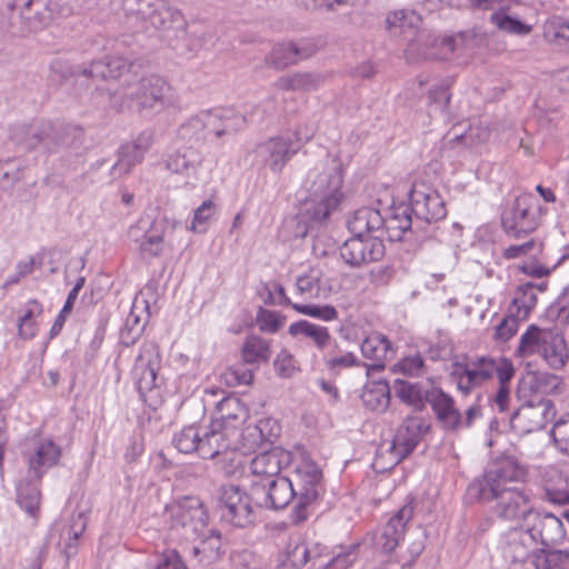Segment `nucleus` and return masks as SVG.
I'll return each instance as SVG.
<instances>
[{
    "label": "nucleus",
    "mask_w": 569,
    "mask_h": 569,
    "mask_svg": "<svg viewBox=\"0 0 569 569\" xmlns=\"http://www.w3.org/2000/svg\"><path fill=\"white\" fill-rule=\"evenodd\" d=\"M308 180L311 181L310 198L301 204L298 214L284 223V229H295L292 237L296 239L306 237L311 229L326 222L342 199V176L336 168L322 171L312 169Z\"/></svg>",
    "instance_id": "1"
},
{
    "label": "nucleus",
    "mask_w": 569,
    "mask_h": 569,
    "mask_svg": "<svg viewBox=\"0 0 569 569\" xmlns=\"http://www.w3.org/2000/svg\"><path fill=\"white\" fill-rule=\"evenodd\" d=\"M289 480L297 500L290 517L292 522L300 523L309 518L311 507L325 492L322 471L308 455L301 453L293 461Z\"/></svg>",
    "instance_id": "2"
},
{
    "label": "nucleus",
    "mask_w": 569,
    "mask_h": 569,
    "mask_svg": "<svg viewBox=\"0 0 569 569\" xmlns=\"http://www.w3.org/2000/svg\"><path fill=\"white\" fill-rule=\"evenodd\" d=\"M517 351L520 356H540L553 370L562 369L569 360V348L562 333L536 325H530L521 335Z\"/></svg>",
    "instance_id": "3"
},
{
    "label": "nucleus",
    "mask_w": 569,
    "mask_h": 569,
    "mask_svg": "<svg viewBox=\"0 0 569 569\" xmlns=\"http://www.w3.org/2000/svg\"><path fill=\"white\" fill-rule=\"evenodd\" d=\"M118 94L126 99L123 104L134 102L142 113H157L172 103L170 84L160 76L150 74L123 87Z\"/></svg>",
    "instance_id": "4"
},
{
    "label": "nucleus",
    "mask_w": 569,
    "mask_h": 569,
    "mask_svg": "<svg viewBox=\"0 0 569 569\" xmlns=\"http://www.w3.org/2000/svg\"><path fill=\"white\" fill-rule=\"evenodd\" d=\"M161 357L159 347L154 342L141 346L132 368V379L142 401L149 406L160 402V387L162 378L159 377Z\"/></svg>",
    "instance_id": "5"
},
{
    "label": "nucleus",
    "mask_w": 569,
    "mask_h": 569,
    "mask_svg": "<svg viewBox=\"0 0 569 569\" xmlns=\"http://www.w3.org/2000/svg\"><path fill=\"white\" fill-rule=\"evenodd\" d=\"M124 10L129 17L141 22V27L159 30L182 28L184 16L179 8L168 0H127Z\"/></svg>",
    "instance_id": "6"
},
{
    "label": "nucleus",
    "mask_w": 569,
    "mask_h": 569,
    "mask_svg": "<svg viewBox=\"0 0 569 569\" xmlns=\"http://www.w3.org/2000/svg\"><path fill=\"white\" fill-rule=\"evenodd\" d=\"M67 127L60 122L41 121L32 124H16L10 129V140L24 150L39 146L48 152H54L67 146Z\"/></svg>",
    "instance_id": "7"
},
{
    "label": "nucleus",
    "mask_w": 569,
    "mask_h": 569,
    "mask_svg": "<svg viewBox=\"0 0 569 569\" xmlns=\"http://www.w3.org/2000/svg\"><path fill=\"white\" fill-rule=\"evenodd\" d=\"M547 289V282H525L516 287L507 313L500 320V341H507L519 330L520 323L528 320L537 306L538 293Z\"/></svg>",
    "instance_id": "8"
},
{
    "label": "nucleus",
    "mask_w": 569,
    "mask_h": 569,
    "mask_svg": "<svg viewBox=\"0 0 569 569\" xmlns=\"http://www.w3.org/2000/svg\"><path fill=\"white\" fill-rule=\"evenodd\" d=\"M500 223L510 238L520 239L539 226V206L531 194H519L508 204Z\"/></svg>",
    "instance_id": "9"
},
{
    "label": "nucleus",
    "mask_w": 569,
    "mask_h": 569,
    "mask_svg": "<svg viewBox=\"0 0 569 569\" xmlns=\"http://www.w3.org/2000/svg\"><path fill=\"white\" fill-rule=\"evenodd\" d=\"M415 511L412 498L388 520L380 535L376 537V547L386 555H390L386 561H381L375 569H396L399 561L391 555L403 540L408 522Z\"/></svg>",
    "instance_id": "10"
},
{
    "label": "nucleus",
    "mask_w": 569,
    "mask_h": 569,
    "mask_svg": "<svg viewBox=\"0 0 569 569\" xmlns=\"http://www.w3.org/2000/svg\"><path fill=\"white\" fill-rule=\"evenodd\" d=\"M219 501L223 521L238 528H247L254 523L257 515L251 491L247 493L234 485L223 486L220 489Z\"/></svg>",
    "instance_id": "11"
},
{
    "label": "nucleus",
    "mask_w": 569,
    "mask_h": 569,
    "mask_svg": "<svg viewBox=\"0 0 569 569\" xmlns=\"http://www.w3.org/2000/svg\"><path fill=\"white\" fill-rule=\"evenodd\" d=\"M62 448L51 437H37L31 439L21 452L26 468L36 479H42L52 468L60 463Z\"/></svg>",
    "instance_id": "12"
},
{
    "label": "nucleus",
    "mask_w": 569,
    "mask_h": 569,
    "mask_svg": "<svg viewBox=\"0 0 569 569\" xmlns=\"http://www.w3.org/2000/svg\"><path fill=\"white\" fill-rule=\"evenodd\" d=\"M421 19L416 11L399 10L388 14L386 19L387 27L393 33L403 36L409 39L410 34H415V38L410 40L406 50V56L409 60L416 58H437V52L429 48H420L426 44L428 34L426 31H418V27Z\"/></svg>",
    "instance_id": "13"
},
{
    "label": "nucleus",
    "mask_w": 569,
    "mask_h": 569,
    "mask_svg": "<svg viewBox=\"0 0 569 569\" xmlns=\"http://www.w3.org/2000/svg\"><path fill=\"white\" fill-rule=\"evenodd\" d=\"M171 528L182 530V537L191 539L202 535L208 523V515L201 500L197 497H183L170 507Z\"/></svg>",
    "instance_id": "14"
},
{
    "label": "nucleus",
    "mask_w": 569,
    "mask_h": 569,
    "mask_svg": "<svg viewBox=\"0 0 569 569\" xmlns=\"http://www.w3.org/2000/svg\"><path fill=\"white\" fill-rule=\"evenodd\" d=\"M496 371L498 366L495 359L487 357L456 360L449 368L452 381L465 395L489 380Z\"/></svg>",
    "instance_id": "15"
},
{
    "label": "nucleus",
    "mask_w": 569,
    "mask_h": 569,
    "mask_svg": "<svg viewBox=\"0 0 569 569\" xmlns=\"http://www.w3.org/2000/svg\"><path fill=\"white\" fill-rule=\"evenodd\" d=\"M299 150V141H295L291 137H272L254 147L252 150L253 162L278 173Z\"/></svg>",
    "instance_id": "16"
},
{
    "label": "nucleus",
    "mask_w": 569,
    "mask_h": 569,
    "mask_svg": "<svg viewBox=\"0 0 569 569\" xmlns=\"http://www.w3.org/2000/svg\"><path fill=\"white\" fill-rule=\"evenodd\" d=\"M556 416L551 400L541 398L537 402L521 406L509 419L516 433H529L542 429Z\"/></svg>",
    "instance_id": "17"
},
{
    "label": "nucleus",
    "mask_w": 569,
    "mask_h": 569,
    "mask_svg": "<svg viewBox=\"0 0 569 569\" xmlns=\"http://www.w3.org/2000/svg\"><path fill=\"white\" fill-rule=\"evenodd\" d=\"M295 492L287 477L279 476L263 483H251V497L254 506L259 508L282 509L296 498Z\"/></svg>",
    "instance_id": "18"
},
{
    "label": "nucleus",
    "mask_w": 569,
    "mask_h": 569,
    "mask_svg": "<svg viewBox=\"0 0 569 569\" xmlns=\"http://www.w3.org/2000/svg\"><path fill=\"white\" fill-rule=\"evenodd\" d=\"M385 254V246L377 236L367 238L353 236L340 248V257L350 267H360L380 260Z\"/></svg>",
    "instance_id": "19"
},
{
    "label": "nucleus",
    "mask_w": 569,
    "mask_h": 569,
    "mask_svg": "<svg viewBox=\"0 0 569 569\" xmlns=\"http://www.w3.org/2000/svg\"><path fill=\"white\" fill-rule=\"evenodd\" d=\"M152 142L153 133L146 130L131 142L122 144L118 152V160L110 169L112 179L122 178L141 163Z\"/></svg>",
    "instance_id": "20"
},
{
    "label": "nucleus",
    "mask_w": 569,
    "mask_h": 569,
    "mask_svg": "<svg viewBox=\"0 0 569 569\" xmlns=\"http://www.w3.org/2000/svg\"><path fill=\"white\" fill-rule=\"evenodd\" d=\"M189 549V557L201 569H210L217 566L226 555V547L221 535L216 530L202 531V535Z\"/></svg>",
    "instance_id": "21"
},
{
    "label": "nucleus",
    "mask_w": 569,
    "mask_h": 569,
    "mask_svg": "<svg viewBox=\"0 0 569 569\" xmlns=\"http://www.w3.org/2000/svg\"><path fill=\"white\" fill-rule=\"evenodd\" d=\"M410 208L420 220L431 222L446 217V208L437 191L425 184H413L410 191Z\"/></svg>",
    "instance_id": "22"
},
{
    "label": "nucleus",
    "mask_w": 569,
    "mask_h": 569,
    "mask_svg": "<svg viewBox=\"0 0 569 569\" xmlns=\"http://www.w3.org/2000/svg\"><path fill=\"white\" fill-rule=\"evenodd\" d=\"M423 423L417 417L408 418L397 430L391 445L387 450L390 465L396 466L409 456L420 441Z\"/></svg>",
    "instance_id": "23"
},
{
    "label": "nucleus",
    "mask_w": 569,
    "mask_h": 569,
    "mask_svg": "<svg viewBox=\"0 0 569 569\" xmlns=\"http://www.w3.org/2000/svg\"><path fill=\"white\" fill-rule=\"evenodd\" d=\"M290 462V453L280 448L257 455L250 462L249 470L254 480L266 482L280 476L281 470Z\"/></svg>",
    "instance_id": "24"
},
{
    "label": "nucleus",
    "mask_w": 569,
    "mask_h": 569,
    "mask_svg": "<svg viewBox=\"0 0 569 569\" xmlns=\"http://www.w3.org/2000/svg\"><path fill=\"white\" fill-rule=\"evenodd\" d=\"M41 482L42 479H36L23 470L20 471L16 482L17 503L32 519H37L40 515Z\"/></svg>",
    "instance_id": "25"
},
{
    "label": "nucleus",
    "mask_w": 569,
    "mask_h": 569,
    "mask_svg": "<svg viewBox=\"0 0 569 569\" xmlns=\"http://www.w3.org/2000/svg\"><path fill=\"white\" fill-rule=\"evenodd\" d=\"M543 244L541 241L537 239H530L522 243L511 244L503 250V257L506 259H516L528 257L533 259L530 262H526L519 266V269L529 276L536 278H542L550 273V268L543 266L542 263L536 261V259L542 253Z\"/></svg>",
    "instance_id": "26"
},
{
    "label": "nucleus",
    "mask_w": 569,
    "mask_h": 569,
    "mask_svg": "<svg viewBox=\"0 0 569 569\" xmlns=\"http://www.w3.org/2000/svg\"><path fill=\"white\" fill-rule=\"evenodd\" d=\"M247 118L231 108L208 111L207 131L217 138L233 136L243 130Z\"/></svg>",
    "instance_id": "27"
},
{
    "label": "nucleus",
    "mask_w": 569,
    "mask_h": 569,
    "mask_svg": "<svg viewBox=\"0 0 569 569\" xmlns=\"http://www.w3.org/2000/svg\"><path fill=\"white\" fill-rule=\"evenodd\" d=\"M532 512L521 487L500 483V518L519 522L522 518H531Z\"/></svg>",
    "instance_id": "28"
},
{
    "label": "nucleus",
    "mask_w": 569,
    "mask_h": 569,
    "mask_svg": "<svg viewBox=\"0 0 569 569\" xmlns=\"http://www.w3.org/2000/svg\"><path fill=\"white\" fill-rule=\"evenodd\" d=\"M533 523L530 527L536 543L543 546L556 545L562 541L566 530L562 520L549 512H532Z\"/></svg>",
    "instance_id": "29"
},
{
    "label": "nucleus",
    "mask_w": 569,
    "mask_h": 569,
    "mask_svg": "<svg viewBox=\"0 0 569 569\" xmlns=\"http://www.w3.org/2000/svg\"><path fill=\"white\" fill-rule=\"evenodd\" d=\"M202 156L194 147H183L169 154L166 167L169 171L187 178L186 183L197 180Z\"/></svg>",
    "instance_id": "30"
},
{
    "label": "nucleus",
    "mask_w": 569,
    "mask_h": 569,
    "mask_svg": "<svg viewBox=\"0 0 569 569\" xmlns=\"http://www.w3.org/2000/svg\"><path fill=\"white\" fill-rule=\"evenodd\" d=\"M438 420L447 429H456L461 423V413L455 407L453 399L440 389H432L425 395Z\"/></svg>",
    "instance_id": "31"
},
{
    "label": "nucleus",
    "mask_w": 569,
    "mask_h": 569,
    "mask_svg": "<svg viewBox=\"0 0 569 569\" xmlns=\"http://www.w3.org/2000/svg\"><path fill=\"white\" fill-rule=\"evenodd\" d=\"M296 292L303 299L326 298L332 290L330 279L320 268H311L296 279Z\"/></svg>",
    "instance_id": "32"
},
{
    "label": "nucleus",
    "mask_w": 569,
    "mask_h": 569,
    "mask_svg": "<svg viewBox=\"0 0 569 569\" xmlns=\"http://www.w3.org/2000/svg\"><path fill=\"white\" fill-rule=\"evenodd\" d=\"M535 546L536 541L530 528L510 527L506 533L503 556L511 561H525Z\"/></svg>",
    "instance_id": "33"
},
{
    "label": "nucleus",
    "mask_w": 569,
    "mask_h": 569,
    "mask_svg": "<svg viewBox=\"0 0 569 569\" xmlns=\"http://www.w3.org/2000/svg\"><path fill=\"white\" fill-rule=\"evenodd\" d=\"M528 476V468L519 449L510 443V448L500 452V483H523Z\"/></svg>",
    "instance_id": "34"
},
{
    "label": "nucleus",
    "mask_w": 569,
    "mask_h": 569,
    "mask_svg": "<svg viewBox=\"0 0 569 569\" xmlns=\"http://www.w3.org/2000/svg\"><path fill=\"white\" fill-rule=\"evenodd\" d=\"M132 63L119 54L107 56L101 60L92 61L89 68H84L82 73L86 77H96L102 79H119L130 72Z\"/></svg>",
    "instance_id": "35"
},
{
    "label": "nucleus",
    "mask_w": 569,
    "mask_h": 569,
    "mask_svg": "<svg viewBox=\"0 0 569 569\" xmlns=\"http://www.w3.org/2000/svg\"><path fill=\"white\" fill-rule=\"evenodd\" d=\"M129 237L139 243V254L144 261L159 257L163 250V234L157 231H146L142 222L129 229Z\"/></svg>",
    "instance_id": "36"
},
{
    "label": "nucleus",
    "mask_w": 569,
    "mask_h": 569,
    "mask_svg": "<svg viewBox=\"0 0 569 569\" xmlns=\"http://www.w3.org/2000/svg\"><path fill=\"white\" fill-rule=\"evenodd\" d=\"M383 227L380 211L370 207L356 210L348 220V228L353 236L367 238V234L379 232Z\"/></svg>",
    "instance_id": "37"
},
{
    "label": "nucleus",
    "mask_w": 569,
    "mask_h": 569,
    "mask_svg": "<svg viewBox=\"0 0 569 569\" xmlns=\"http://www.w3.org/2000/svg\"><path fill=\"white\" fill-rule=\"evenodd\" d=\"M288 332L292 337H305L310 339L315 347L320 351L331 348L335 338L329 329L307 320H299L289 326Z\"/></svg>",
    "instance_id": "38"
},
{
    "label": "nucleus",
    "mask_w": 569,
    "mask_h": 569,
    "mask_svg": "<svg viewBox=\"0 0 569 569\" xmlns=\"http://www.w3.org/2000/svg\"><path fill=\"white\" fill-rule=\"evenodd\" d=\"M361 400L363 406L377 412H383L390 403V387L383 380L369 381L365 385Z\"/></svg>",
    "instance_id": "39"
},
{
    "label": "nucleus",
    "mask_w": 569,
    "mask_h": 569,
    "mask_svg": "<svg viewBox=\"0 0 569 569\" xmlns=\"http://www.w3.org/2000/svg\"><path fill=\"white\" fill-rule=\"evenodd\" d=\"M247 416V410L237 397H224L217 406L214 425L228 429L229 426L242 422Z\"/></svg>",
    "instance_id": "40"
},
{
    "label": "nucleus",
    "mask_w": 569,
    "mask_h": 569,
    "mask_svg": "<svg viewBox=\"0 0 569 569\" xmlns=\"http://www.w3.org/2000/svg\"><path fill=\"white\" fill-rule=\"evenodd\" d=\"M412 210L407 206H399L391 210L387 218H383V227L391 241L402 239L405 232L411 229Z\"/></svg>",
    "instance_id": "41"
},
{
    "label": "nucleus",
    "mask_w": 569,
    "mask_h": 569,
    "mask_svg": "<svg viewBox=\"0 0 569 569\" xmlns=\"http://www.w3.org/2000/svg\"><path fill=\"white\" fill-rule=\"evenodd\" d=\"M226 430L223 427L214 425V422L210 427H202L201 458L212 459L228 448Z\"/></svg>",
    "instance_id": "42"
},
{
    "label": "nucleus",
    "mask_w": 569,
    "mask_h": 569,
    "mask_svg": "<svg viewBox=\"0 0 569 569\" xmlns=\"http://www.w3.org/2000/svg\"><path fill=\"white\" fill-rule=\"evenodd\" d=\"M322 362L331 373H340L342 370L359 366V360L353 352L340 349L335 339L331 348L321 352Z\"/></svg>",
    "instance_id": "43"
},
{
    "label": "nucleus",
    "mask_w": 569,
    "mask_h": 569,
    "mask_svg": "<svg viewBox=\"0 0 569 569\" xmlns=\"http://www.w3.org/2000/svg\"><path fill=\"white\" fill-rule=\"evenodd\" d=\"M323 78L313 72H296L280 77L274 86L281 90L311 91L318 89Z\"/></svg>",
    "instance_id": "44"
},
{
    "label": "nucleus",
    "mask_w": 569,
    "mask_h": 569,
    "mask_svg": "<svg viewBox=\"0 0 569 569\" xmlns=\"http://www.w3.org/2000/svg\"><path fill=\"white\" fill-rule=\"evenodd\" d=\"M360 350L365 358L377 362L379 367H383V362L393 353L390 341L385 336L378 333L365 338Z\"/></svg>",
    "instance_id": "45"
},
{
    "label": "nucleus",
    "mask_w": 569,
    "mask_h": 569,
    "mask_svg": "<svg viewBox=\"0 0 569 569\" xmlns=\"http://www.w3.org/2000/svg\"><path fill=\"white\" fill-rule=\"evenodd\" d=\"M284 555L286 562L293 568H301L308 561H310L311 565L316 562V566H319L320 562V556L312 555L311 549L299 537L290 538ZM310 569H313L312 566H310Z\"/></svg>",
    "instance_id": "46"
},
{
    "label": "nucleus",
    "mask_w": 569,
    "mask_h": 569,
    "mask_svg": "<svg viewBox=\"0 0 569 569\" xmlns=\"http://www.w3.org/2000/svg\"><path fill=\"white\" fill-rule=\"evenodd\" d=\"M202 441V427L190 425L183 427L172 438L173 446L182 453L197 452L200 456V443Z\"/></svg>",
    "instance_id": "47"
},
{
    "label": "nucleus",
    "mask_w": 569,
    "mask_h": 569,
    "mask_svg": "<svg viewBox=\"0 0 569 569\" xmlns=\"http://www.w3.org/2000/svg\"><path fill=\"white\" fill-rule=\"evenodd\" d=\"M533 565L536 569H568L569 549L545 550L535 553Z\"/></svg>",
    "instance_id": "48"
},
{
    "label": "nucleus",
    "mask_w": 569,
    "mask_h": 569,
    "mask_svg": "<svg viewBox=\"0 0 569 569\" xmlns=\"http://www.w3.org/2000/svg\"><path fill=\"white\" fill-rule=\"evenodd\" d=\"M241 351L246 363L266 361L271 356L269 342L257 336L248 337L243 342Z\"/></svg>",
    "instance_id": "49"
},
{
    "label": "nucleus",
    "mask_w": 569,
    "mask_h": 569,
    "mask_svg": "<svg viewBox=\"0 0 569 569\" xmlns=\"http://www.w3.org/2000/svg\"><path fill=\"white\" fill-rule=\"evenodd\" d=\"M469 495L481 501H491L498 497V471H487L482 479L470 485Z\"/></svg>",
    "instance_id": "50"
},
{
    "label": "nucleus",
    "mask_w": 569,
    "mask_h": 569,
    "mask_svg": "<svg viewBox=\"0 0 569 569\" xmlns=\"http://www.w3.org/2000/svg\"><path fill=\"white\" fill-rule=\"evenodd\" d=\"M218 212V207L216 202L211 199L204 200L198 208L193 211V217L191 220L188 230L197 233H204L208 228L210 221L214 218Z\"/></svg>",
    "instance_id": "51"
},
{
    "label": "nucleus",
    "mask_w": 569,
    "mask_h": 569,
    "mask_svg": "<svg viewBox=\"0 0 569 569\" xmlns=\"http://www.w3.org/2000/svg\"><path fill=\"white\" fill-rule=\"evenodd\" d=\"M208 111L190 118L179 129V137L182 140L200 141L207 139L210 133L207 131Z\"/></svg>",
    "instance_id": "52"
},
{
    "label": "nucleus",
    "mask_w": 569,
    "mask_h": 569,
    "mask_svg": "<svg viewBox=\"0 0 569 569\" xmlns=\"http://www.w3.org/2000/svg\"><path fill=\"white\" fill-rule=\"evenodd\" d=\"M530 388L538 395H558L562 390V379L553 373L537 372L530 379Z\"/></svg>",
    "instance_id": "53"
},
{
    "label": "nucleus",
    "mask_w": 569,
    "mask_h": 569,
    "mask_svg": "<svg viewBox=\"0 0 569 569\" xmlns=\"http://www.w3.org/2000/svg\"><path fill=\"white\" fill-rule=\"evenodd\" d=\"M87 528V517L83 512L73 515L70 520L69 527L63 531L66 538V553L71 556L76 552L77 541Z\"/></svg>",
    "instance_id": "54"
},
{
    "label": "nucleus",
    "mask_w": 569,
    "mask_h": 569,
    "mask_svg": "<svg viewBox=\"0 0 569 569\" xmlns=\"http://www.w3.org/2000/svg\"><path fill=\"white\" fill-rule=\"evenodd\" d=\"M545 37L557 46H569V19L552 18L545 27Z\"/></svg>",
    "instance_id": "55"
},
{
    "label": "nucleus",
    "mask_w": 569,
    "mask_h": 569,
    "mask_svg": "<svg viewBox=\"0 0 569 569\" xmlns=\"http://www.w3.org/2000/svg\"><path fill=\"white\" fill-rule=\"evenodd\" d=\"M475 39L476 38H460V32H458L453 36L435 38L432 44H439L441 47L440 52H437V58H446L448 54L453 53L459 48H477L478 46H476Z\"/></svg>",
    "instance_id": "56"
},
{
    "label": "nucleus",
    "mask_w": 569,
    "mask_h": 569,
    "mask_svg": "<svg viewBox=\"0 0 569 569\" xmlns=\"http://www.w3.org/2000/svg\"><path fill=\"white\" fill-rule=\"evenodd\" d=\"M357 548L358 546L351 545L346 551H340L327 560L320 557L319 566H316V562H313L312 568L348 569L357 559Z\"/></svg>",
    "instance_id": "57"
},
{
    "label": "nucleus",
    "mask_w": 569,
    "mask_h": 569,
    "mask_svg": "<svg viewBox=\"0 0 569 569\" xmlns=\"http://www.w3.org/2000/svg\"><path fill=\"white\" fill-rule=\"evenodd\" d=\"M396 395L407 405L420 408L423 403V391L417 383L397 379L395 381Z\"/></svg>",
    "instance_id": "58"
},
{
    "label": "nucleus",
    "mask_w": 569,
    "mask_h": 569,
    "mask_svg": "<svg viewBox=\"0 0 569 569\" xmlns=\"http://www.w3.org/2000/svg\"><path fill=\"white\" fill-rule=\"evenodd\" d=\"M295 47V42H282L273 47L268 57V61L277 69L287 68L298 62L297 51L289 50Z\"/></svg>",
    "instance_id": "59"
},
{
    "label": "nucleus",
    "mask_w": 569,
    "mask_h": 569,
    "mask_svg": "<svg viewBox=\"0 0 569 569\" xmlns=\"http://www.w3.org/2000/svg\"><path fill=\"white\" fill-rule=\"evenodd\" d=\"M292 308L301 315L316 318L326 322L338 319V311L330 305H302L293 303Z\"/></svg>",
    "instance_id": "60"
},
{
    "label": "nucleus",
    "mask_w": 569,
    "mask_h": 569,
    "mask_svg": "<svg viewBox=\"0 0 569 569\" xmlns=\"http://www.w3.org/2000/svg\"><path fill=\"white\" fill-rule=\"evenodd\" d=\"M47 0H41V7H32L21 21L29 31H38L50 24V13L47 12Z\"/></svg>",
    "instance_id": "61"
},
{
    "label": "nucleus",
    "mask_w": 569,
    "mask_h": 569,
    "mask_svg": "<svg viewBox=\"0 0 569 569\" xmlns=\"http://www.w3.org/2000/svg\"><path fill=\"white\" fill-rule=\"evenodd\" d=\"M247 432L254 437L259 435L261 442H273L280 433V426L274 419H260L253 428H248Z\"/></svg>",
    "instance_id": "62"
},
{
    "label": "nucleus",
    "mask_w": 569,
    "mask_h": 569,
    "mask_svg": "<svg viewBox=\"0 0 569 569\" xmlns=\"http://www.w3.org/2000/svg\"><path fill=\"white\" fill-rule=\"evenodd\" d=\"M276 373L281 378H291L299 371L298 361L288 350H281L273 362Z\"/></svg>",
    "instance_id": "63"
},
{
    "label": "nucleus",
    "mask_w": 569,
    "mask_h": 569,
    "mask_svg": "<svg viewBox=\"0 0 569 569\" xmlns=\"http://www.w3.org/2000/svg\"><path fill=\"white\" fill-rule=\"evenodd\" d=\"M550 433L557 449L569 455V413L555 423Z\"/></svg>",
    "instance_id": "64"
}]
</instances>
